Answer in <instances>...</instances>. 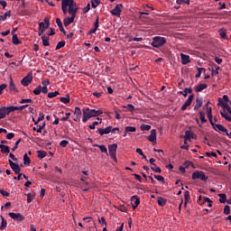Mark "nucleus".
Here are the masks:
<instances>
[{
    "label": "nucleus",
    "mask_w": 231,
    "mask_h": 231,
    "mask_svg": "<svg viewBox=\"0 0 231 231\" xmlns=\"http://www.w3.org/2000/svg\"><path fill=\"white\" fill-rule=\"evenodd\" d=\"M186 140H194L196 138V134L192 133L190 130L185 132Z\"/></svg>",
    "instance_id": "17"
},
{
    "label": "nucleus",
    "mask_w": 231,
    "mask_h": 231,
    "mask_svg": "<svg viewBox=\"0 0 231 231\" xmlns=\"http://www.w3.org/2000/svg\"><path fill=\"white\" fill-rule=\"evenodd\" d=\"M89 10H91V5L89 4H88V5L83 8V14H88V12H89Z\"/></svg>",
    "instance_id": "63"
},
{
    "label": "nucleus",
    "mask_w": 231,
    "mask_h": 231,
    "mask_svg": "<svg viewBox=\"0 0 231 231\" xmlns=\"http://www.w3.org/2000/svg\"><path fill=\"white\" fill-rule=\"evenodd\" d=\"M31 162L32 161L30 160V157H28V153H24V155H23L24 165H30Z\"/></svg>",
    "instance_id": "39"
},
{
    "label": "nucleus",
    "mask_w": 231,
    "mask_h": 231,
    "mask_svg": "<svg viewBox=\"0 0 231 231\" xmlns=\"http://www.w3.org/2000/svg\"><path fill=\"white\" fill-rule=\"evenodd\" d=\"M42 41L43 46H50V37H48L45 34H43L42 36Z\"/></svg>",
    "instance_id": "26"
},
{
    "label": "nucleus",
    "mask_w": 231,
    "mask_h": 231,
    "mask_svg": "<svg viewBox=\"0 0 231 231\" xmlns=\"http://www.w3.org/2000/svg\"><path fill=\"white\" fill-rule=\"evenodd\" d=\"M152 171H154V172H157L158 174H162V168L158 167L156 164H153L151 166Z\"/></svg>",
    "instance_id": "38"
},
{
    "label": "nucleus",
    "mask_w": 231,
    "mask_h": 231,
    "mask_svg": "<svg viewBox=\"0 0 231 231\" xmlns=\"http://www.w3.org/2000/svg\"><path fill=\"white\" fill-rule=\"evenodd\" d=\"M42 86H38L33 91L32 93L34 95H39L42 92Z\"/></svg>",
    "instance_id": "53"
},
{
    "label": "nucleus",
    "mask_w": 231,
    "mask_h": 231,
    "mask_svg": "<svg viewBox=\"0 0 231 231\" xmlns=\"http://www.w3.org/2000/svg\"><path fill=\"white\" fill-rule=\"evenodd\" d=\"M56 24H58V27L60 28L61 33L66 35V30H64V26L62 25V21L60 20V18L56 19Z\"/></svg>",
    "instance_id": "19"
},
{
    "label": "nucleus",
    "mask_w": 231,
    "mask_h": 231,
    "mask_svg": "<svg viewBox=\"0 0 231 231\" xmlns=\"http://www.w3.org/2000/svg\"><path fill=\"white\" fill-rule=\"evenodd\" d=\"M11 219H14V221H16V223H21V221H24V216L21 213H14L11 212L8 214Z\"/></svg>",
    "instance_id": "5"
},
{
    "label": "nucleus",
    "mask_w": 231,
    "mask_h": 231,
    "mask_svg": "<svg viewBox=\"0 0 231 231\" xmlns=\"http://www.w3.org/2000/svg\"><path fill=\"white\" fill-rule=\"evenodd\" d=\"M220 115L222 118H225V120H226V122H231V117L228 116V114H226V111H220Z\"/></svg>",
    "instance_id": "30"
},
{
    "label": "nucleus",
    "mask_w": 231,
    "mask_h": 231,
    "mask_svg": "<svg viewBox=\"0 0 231 231\" xmlns=\"http://www.w3.org/2000/svg\"><path fill=\"white\" fill-rule=\"evenodd\" d=\"M75 17H77V16L70 15V17H69V16L66 17V18L63 20V24H64V26H69V24H71L72 23H74V22H75Z\"/></svg>",
    "instance_id": "13"
},
{
    "label": "nucleus",
    "mask_w": 231,
    "mask_h": 231,
    "mask_svg": "<svg viewBox=\"0 0 231 231\" xmlns=\"http://www.w3.org/2000/svg\"><path fill=\"white\" fill-rule=\"evenodd\" d=\"M15 109L14 111H23V109H26V107H28V105H23L21 106H14Z\"/></svg>",
    "instance_id": "56"
},
{
    "label": "nucleus",
    "mask_w": 231,
    "mask_h": 231,
    "mask_svg": "<svg viewBox=\"0 0 231 231\" xmlns=\"http://www.w3.org/2000/svg\"><path fill=\"white\" fill-rule=\"evenodd\" d=\"M181 64L186 65L190 62V56L181 53L180 54Z\"/></svg>",
    "instance_id": "14"
},
{
    "label": "nucleus",
    "mask_w": 231,
    "mask_h": 231,
    "mask_svg": "<svg viewBox=\"0 0 231 231\" xmlns=\"http://www.w3.org/2000/svg\"><path fill=\"white\" fill-rule=\"evenodd\" d=\"M21 143V139H18L15 143H14V146L12 148V152H15L17 151V147H19V144Z\"/></svg>",
    "instance_id": "52"
},
{
    "label": "nucleus",
    "mask_w": 231,
    "mask_h": 231,
    "mask_svg": "<svg viewBox=\"0 0 231 231\" xmlns=\"http://www.w3.org/2000/svg\"><path fill=\"white\" fill-rule=\"evenodd\" d=\"M125 133H136V127H134V126H125Z\"/></svg>",
    "instance_id": "33"
},
{
    "label": "nucleus",
    "mask_w": 231,
    "mask_h": 231,
    "mask_svg": "<svg viewBox=\"0 0 231 231\" xmlns=\"http://www.w3.org/2000/svg\"><path fill=\"white\" fill-rule=\"evenodd\" d=\"M38 158L39 160H42V158H46L48 156V153L44 151H37Z\"/></svg>",
    "instance_id": "31"
},
{
    "label": "nucleus",
    "mask_w": 231,
    "mask_h": 231,
    "mask_svg": "<svg viewBox=\"0 0 231 231\" xmlns=\"http://www.w3.org/2000/svg\"><path fill=\"white\" fill-rule=\"evenodd\" d=\"M201 71H207V69L205 68H198V73L196 74V79H199V77H201Z\"/></svg>",
    "instance_id": "44"
},
{
    "label": "nucleus",
    "mask_w": 231,
    "mask_h": 231,
    "mask_svg": "<svg viewBox=\"0 0 231 231\" xmlns=\"http://www.w3.org/2000/svg\"><path fill=\"white\" fill-rule=\"evenodd\" d=\"M69 15L77 17V12H79V7L77 6H68Z\"/></svg>",
    "instance_id": "15"
},
{
    "label": "nucleus",
    "mask_w": 231,
    "mask_h": 231,
    "mask_svg": "<svg viewBox=\"0 0 231 231\" xmlns=\"http://www.w3.org/2000/svg\"><path fill=\"white\" fill-rule=\"evenodd\" d=\"M0 217L2 219L0 230H5L6 228V226L8 225V222H6V219H5V217L1 216Z\"/></svg>",
    "instance_id": "28"
},
{
    "label": "nucleus",
    "mask_w": 231,
    "mask_h": 231,
    "mask_svg": "<svg viewBox=\"0 0 231 231\" xmlns=\"http://www.w3.org/2000/svg\"><path fill=\"white\" fill-rule=\"evenodd\" d=\"M89 118H93L92 116H91V112H90L89 108L83 109L82 122H84V124H86V122H88V120H89Z\"/></svg>",
    "instance_id": "11"
},
{
    "label": "nucleus",
    "mask_w": 231,
    "mask_h": 231,
    "mask_svg": "<svg viewBox=\"0 0 231 231\" xmlns=\"http://www.w3.org/2000/svg\"><path fill=\"white\" fill-rule=\"evenodd\" d=\"M219 35L222 39L227 40L228 38L226 37V31L225 29H220L219 30Z\"/></svg>",
    "instance_id": "41"
},
{
    "label": "nucleus",
    "mask_w": 231,
    "mask_h": 231,
    "mask_svg": "<svg viewBox=\"0 0 231 231\" xmlns=\"http://www.w3.org/2000/svg\"><path fill=\"white\" fill-rule=\"evenodd\" d=\"M141 131H151V125H141Z\"/></svg>",
    "instance_id": "46"
},
{
    "label": "nucleus",
    "mask_w": 231,
    "mask_h": 231,
    "mask_svg": "<svg viewBox=\"0 0 231 231\" xmlns=\"http://www.w3.org/2000/svg\"><path fill=\"white\" fill-rule=\"evenodd\" d=\"M224 214H225L226 216H228V214H230V206L226 205V206L224 207Z\"/></svg>",
    "instance_id": "54"
},
{
    "label": "nucleus",
    "mask_w": 231,
    "mask_h": 231,
    "mask_svg": "<svg viewBox=\"0 0 231 231\" xmlns=\"http://www.w3.org/2000/svg\"><path fill=\"white\" fill-rule=\"evenodd\" d=\"M9 89L10 91L19 93V90L17 89V88H15V84H14V79L12 78H10Z\"/></svg>",
    "instance_id": "24"
},
{
    "label": "nucleus",
    "mask_w": 231,
    "mask_h": 231,
    "mask_svg": "<svg viewBox=\"0 0 231 231\" xmlns=\"http://www.w3.org/2000/svg\"><path fill=\"white\" fill-rule=\"evenodd\" d=\"M116 149H118L116 143L108 145V152L113 160H116Z\"/></svg>",
    "instance_id": "6"
},
{
    "label": "nucleus",
    "mask_w": 231,
    "mask_h": 231,
    "mask_svg": "<svg viewBox=\"0 0 231 231\" xmlns=\"http://www.w3.org/2000/svg\"><path fill=\"white\" fill-rule=\"evenodd\" d=\"M192 100H194V94L189 96L187 101L181 106V111H187V107L192 104Z\"/></svg>",
    "instance_id": "10"
},
{
    "label": "nucleus",
    "mask_w": 231,
    "mask_h": 231,
    "mask_svg": "<svg viewBox=\"0 0 231 231\" xmlns=\"http://www.w3.org/2000/svg\"><path fill=\"white\" fill-rule=\"evenodd\" d=\"M211 126L213 127V129L217 131V133H225V134H227L228 129H226L225 126H223V125L212 124Z\"/></svg>",
    "instance_id": "9"
},
{
    "label": "nucleus",
    "mask_w": 231,
    "mask_h": 231,
    "mask_svg": "<svg viewBox=\"0 0 231 231\" xmlns=\"http://www.w3.org/2000/svg\"><path fill=\"white\" fill-rule=\"evenodd\" d=\"M201 106H203V98L202 97H197L196 98V104L194 106V111H198L199 109V107H201Z\"/></svg>",
    "instance_id": "16"
},
{
    "label": "nucleus",
    "mask_w": 231,
    "mask_h": 231,
    "mask_svg": "<svg viewBox=\"0 0 231 231\" xmlns=\"http://www.w3.org/2000/svg\"><path fill=\"white\" fill-rule=\"evenodd\" d=\"M98 5H100V2L98 0L97 1H91V6L92 8H97V6H98Z\"/></svg>",
    "instance_id": "60"
},
{
    "label": "nucleus",
    "mask_w": 231,
    "mask_h": 231,
    "mask_svg": "<svg viewBox=\"0 0 231 231\" xmlns=\"http://www.w3.org/2000/svg\"><path fill=\"white\" fill-rule=\"evenodd\" d=\"M148 140L149 142H152V143L156 142V129H152L151 131L150 135H148Z\"/></svg>",
    "instance_id": "18"
},
{
    "label": "nucleus",
    "mask_w": 231,
    "mask_h": 231,
    "mask_svg": "<svg viewBox=\"0 0 231 231\" xmlns=\"http://www.w3.org/2000/svg\"><path fill=\"white\" fill-rule=\"evenodd\" d=\"M15 111V107L14 106H1L0 107V120H3V118H6L10 113H14Z\"/></svg>",
    "instance_id": "1"
},
{
    "label": "nucleus",
    "mask_w": 231,
    "mask_h": 231,
    "mask_svg": "<svg viewBox=\"0 0 231 231\" xmlns=\"http://www.w3.org/2000/svg\"><path fill=\"white\" fill-rule=\"evenodd\" d=\"M199 118H200L201 124H206L207 118H205V114L203 112H199Z\"/></svg>",
    "instance_id": "49"
},
{
    "label": "nucleus",
    "mask_w": 231,
    "mask_h": 231,
    "mask_svg": "<svg viewBox=\"0 0 231 231\" xmlns=\"http://www.w3.org/2000/svg\"><path fill=\"white\" fill-rule=\"evenodd\" d=\"M59 91L50 92L48 94V98H55V97L59 96Z\"/></svg>",
    "instance_id": "45"
},
{
    "label": "nucleus",
    "mask_w": 231,
    "mask_h": 231,
    "mask_svg": "<svg viewBox=\"0 0 231 231\" xmlns=\"http://www.w3.org/2000/svg\"><path fill=\"white\" fill-rule=\"evenodd\" d=\"M191 179L192 180H201V181H207V180H208V177H207V175H205V172L196 171L192 173Z\"/></svg>",
    "instance_id": "3"
},
{
    "label": "nucleus",
    "mask_w": 231,
    "mask_h": 231,
    "mask_svg": "<svg viewBox=\"0 0 231 231\" xmlns=\"http://www.w3.org/2000/svg\"><path fill=\"white\" fill-rule=\"evenodd\" d=\"M192 93V88H188L184 89L183 97H187L189 94Z\"/></svg>",
    "instance_id": "57"
},
{
    "label": "nucleus",
    "mask_w": 231,
    "mask_h": 231,
    "mask_svg": "<svg viewBox=\"0 0 231 231\" xmlns=\"http://www.w3.org/2000/svg\"><path fill=\"white\" fill-rule=\"evenodd\" d=\"M32 80H33V73L29 72V74L21 80V84L26 88V86H30V84H32Z\"/></svg>",
    "instance_id": "4"
},
{
    "label": "nucleus",
    "mask_w": 231,
    "mask_h": 231,
    "mask_svg": "<svg viewBox=\"0 0 231 231\" xmlns=\"http://www.w3.org/2000/svg\"><path fill=\"white\" fill-rule=\"evenodd\" d=\"M203 203H208V207L211 208L213 202H212V200H211L209 198L204 197Z\"/></svg>",
    "instance_id": "47"
},
{
    "label": "nucleus",
    "mask_w": 231,
    "mask_h": 231,
    "mask_svg": "<svg viewBox=\"0 0 231 231\" xmlns=\"http://www.w3.org/2000/svg\"><path fill=\"white\" fill-rule=\"evenodd\" d=\"M25 196H27V203H32V201H33V197L31 193L25 194Z\"/></svg>",
    "instance_id": "61"
},
{
    "label": "nucleus",
    "mask_w": 231,
    "mask_h": 231,
    "mask_svg": "<svg viewBox=\"0 0 231 231\" xmlns=\"http://www.w3.org/2000/svg\"><path fill=\"white\" fill-rule=\"evenodd\" d=\"M157 202H158L159 207H165V205H167V199H165L162 197H159L157 199Z\"/></svg>",
    "instance_id": "27"
},
{
    "label": "nucleus",
    "mask_w": 231,
    "mask_h": 231,
    "mask_svg": "<svg viewBox=\"0 0 231 231\" xmlns=\"http://www.w3.org/2000/svg\"><path fill=\"white\" fill-rule=\"evenodd\" d=\"M177 5H190V0H177Z\"/></svg>",
    "instance_id": "51"
},
{
    "label": "nucleus",
    "mask_w": 231,
    "mask_h": 231,
    "mask_svg": "<svg viewBox=\"0 0 231 231\" xmlns=\"http://www.w3.org/2000/svg\"><path fill=\"white\" fill-rule=\"evenodd\" d=\"M166 42H167V40L164 37L155 36L152 39V46L153 48H162V46H163Z\"/></svg>",
    "instance_id": "2"
},
{
    "label": "nucleus",
    "mask_w": 231,
    "mask_h": 231,
    "mask_svg": "<svg viewBox=\"0 0 231 231\" xmlns=\"http://www.w3.org/2000/svg\"><path fill=\"white\" fill-rule=\"evenodd\" d=\"M44 23H45V30H48V28H50V19L45 18Z\"/></svg>",
    "instance_id": "64"
},
{
    "label": "nucleus",
    "mask_w": 231,
    "mask_h": 231,
    "mask_svg": "<svg viewBox=\"0 0 231 231\" xmlns=\"http://www.w3.org/2000/svg\"><path fill=\"white\" fill-rule=\"evenodd\" d=\"M131 203L134 210H136V208H138V205H140V198H138L136 195L133 196L131 198Z\"/></svg>",
    "instance_id": "12"
},
{
    "label": "nucleus",
    "mask_w": 231,
    "mask_h": 231,
    "mask_svg": "<svg viewBox=\"0 0 231 231\" xmlns=\"http://www.w3.org/2000/svg\"><path fill=\"white\" fill-rule=\"evenodd\" d=\"M62 2L67 3V6H77L75 0H62Z\"/></svg>",
    "instance_id": "37"
},
{
    "label": "nucleus",
    "mask_w": 231,
    "mask_h": 231,
    "mask_svg": "<svg viewBox=\"0 0 231 231\" xmlns=\"http://www.w3.org/2000/svg\"><path fill=\"white\" fill-rule=\"evenodd\" d=\"M21 42H21V40H19V37L17 36V34H14L13 35V44L17 45V44H21Z\"/></svg>",
    "instance_id": "35"
},
{
    "label": "nucleus",
    "mask_w": 231,
    "mask_h": 231,
    "mask_svg": "<svg viewBox=\"0 0 231 231\" xmlns=\"http://www.w3.org/2000/svg\"><path fill=\"white\" fill-rule=\"evenodd\" d=\"M65 46H66V42L65 41H60L56 45V51L60 50V48H64Z\"/></svg>",
    "instance_id": "42"
},
{
    "label": "nucleus",
    "mask_w": 231,
    "mask_h": 231,
    "mask_svg": "<svg viewBox=\"0 0 231 231\" xmlns=\"http://www.w3.org/2000/svg\"><path fill=\"white\" fill-rule=\"evenodd\" d=\"M0 194L4 196L5 198H8L10 196V193L8 191H5V189H0Z\"/></svg>",
    "instance_id": "59"
},
{
    "label": "nucleus",
    "mask_w": 231,
    "mask_h": 231,
    "mask_svg": "<svg viewBox=\"0 0 231 231\" xmlns=\"http://www.w3.org/2000/svg\"><path fill=\"white\" fill-rule=\"evenodd\" d=\"M183 165H184V168L186 169H189V167H192V169H196V167H194V163L190 161L184 162Z\"/></svg>",
    "instance_id": "34"
},
{
    "label": "nucleus",
    "mask_w": 231,
    "mask_h": 231,
    "mask_svg": "<svg viewBox=\"0 0 231 231\" xmlns=\"http://www.w3.org/2000/svg\"><path fill=\"white\" fill-rule=\"evenodd\" d=\"M33 103V100L30 99V98H27V99H22L20 101V104H32Z\"/></svg>",
    "instance_id": "55"
},
{
    "label": "nucleus",
    "mask_w": 231,
    "mask_h": 231,
    "mask_svg": "<svg viewBox=\"0 0 231 231\" xmlns=\"http://www.w3.org/2000/svg\"><path fill=\"white\" fill-rule=\"evenodd\" d=\"M125 107H126V109H128V111H130V113H133V111H134V106H133V104H128Z\"/></svg>",
    "instance_id": "58"
},
{
    "label": "nucleus",
    "mask_w": 231,
    "mask_h": 231,
    "mask_svg": "<svg viewBox=\"0 0 231 231\" xmlns=\"http://www.w3.org/2000/svg\"><path fill=\"white\" fill-rule=\"evenodd\" d=\"M219 69H220L219 66H216V70L214 69H212L211 75L213 77L216 76V75H219Z\"/></svg>",
    "instance_id": "48"
},
{
    "label": "nucleus",
    "mask_w": 231,
    "mask_h": 231,
    "mask_svg": "<svg viewBox=\"0 0 231 231\" xmlns=\"http://www.w3.org/2000/svg\"><path fill=\"white\" fill-rule=\"evenodd\" d=\"M9 165L12 169V171H14V174H19L21 173V166H19V164L14 162L12 160H8Z\"/></svg>",
    "instance_id": "8"
},
{
    "label": "nucleus",
    "mask_w": 231,
    "mask_h": 231,
    "mask_svg": "<svg viewBox=\"0 0 231 231\" xmlns=\"http://www.w3.org/2000/svg\"><path fill=\"white\" fill-rule=\"evenodd\" d=\"M218 197H220L219 201L221 203H226V194L220 193V194H218Z\"/></svg>",
    "instance_id": "40"
},
{
    "label": "nucleus",
    "mask_w": 231,
    "mask_h": 231,
    "mask_svg": "<svg viewBox=\"0 0 231 231\" xmlns=\"http://www.w3.org/2000/svg\"><path fill=\"white\" fill-rule=\"evenodd\" d=\"M1 153L2 154H8L10 153V146L0 144Z\"/></svg>",
    "instance_id": "20"
},
{
    "label": "nucleus",
    "mask_w": 231,
    "mask_h": 231,
    "mask_svg": "<svg viewBox=\"0 0 231 231\" xmlns=\"http://www.w3.org/2000/svg\"><path fill=\"white\" fill-rule=\"evenodd\" d=\"M74 115H76L77 120H80V117L82 116V110H80V107L79 106L75 107Z\"/></svg>",
    "instance_id": "25"
},
{
    "label": "nucleus",
    "mask_w": 231,
    "mask_h": 231,
    "mask_svg": "<svg viewBox=\"0 0 231 231\" xmlns=\"http://www.w3.org/2000/svg\"><path fill=\"white\" fill-rule=\"evenodd\" d=\"M69 95H67L66 97H61L60 98V102H62V104H69Z\"/></svg>",
    "instance_id": "36"
},
{
    "label": "nucleus",
    "mask_w": 231,
    "mask_h": 231,
    "mask_svg": "<svg viewBox=\"0 0 231 231\" xmlns=\"http://www.w3.org/2000/svg\"><path fill=\"white\" fill-rule=\"evenodd\" d=\"M61 10H62L64 15H67L69 14L68 2L61 1Z\"/></svg>",
    "instance_id": "23"
},
{
    "label": "nucleus",
    "mask_w": 231,
    "mask_h": 231,
    "mask_svg": "<svg viewBox=\"0 0 231 231\" xmlns=\"http://www.w3.org/2000/svg\"><path fill=\"white\" fill-rule=\"evenodd\" d=\"M189 199H190V192L185 191L184 192V207H187V203H189Z\"/></svg>",
    "instance_id": "29"
},
{
    "label": "nucleus",
    "mask_w": 231,
    "mask_h": 231,
    "mask_svg": "<svg viewBox=\"0 0 231 231\" xmlns=\"http://www.w3.org/2000/svg\"><path fill=\"white\" fill-rule=\"evenodd\" d=\"M44 127H46V123H43L42 125H38V128L36 129L35 127H33V131H37L38 133H42V129H44Z\"/></svg>",
    "instance_id": "43"
},
{
    "label": "nucleus",
    "mask_w": 231,
    "mask_h": 231,
    "mask_svg": "<svg viewBox=\"0 0 231 231\" xmlns=\"http://www.w3.org/2000/svg\"><path fill=\"white\" fill-rule=\"evenodd\" d=\"M68 143H69V142L66 141V140H62L60 143V147H68Z\"/></svg>",
    "instance_id": "62"
},
{
    "label": "nucleus",
    "mask_w": 231,
    "mask_h": 231,
    "mask_svg": "<svg viewBox=\"0 0 231 231\" xmlns=\"http://www.w3.org/2000/svg\"><path fill=\"white\" fill-rule=\"evenodd\" d=\"M89 111L92 118L95 116H100V115L104 113L102 110L89 109Z\"/></svg>",
    "instance_id": "22"
},
{
    "label": "nucleus",
    "mask_w": 231,
    "mask_h": 231,
    "mask_svg": "<svg viewBox=\"0 0 231 231\" xmlns=\"http://www.w3.org/2000/svg\"><path fill=\"white\" fill-rule=\"evenodd\" d=\"M207 88H208V85L203 83V84H199L196 87L195 91L197 93H201V91H203V89H207Z\"/></svg>",
    "instance_id": "21"
},
{
    "label": "nucleus",
    "mask_w": 231,
    "mask_h": 231,
    "mask_svg": "<svg viewBox=\"0 0 231 231\" xmlns=\"http://www.w3.org/2000/svg\"><path fill=\"white\" fill-rule=\"evenodd\" d=\"M94 147H98L101 152H105L106 154H107V148L106 147V145L95 144Z\"/></svg>",
    "instance_id": "32"
},
{
    "label": "nucleus",
    "mask_w": 231,
    "mask_h": 231,
    "mask_svg": "<svg viewBox=\"0 0 231 231\" xmlns=\"http://www.w3.org/2000/svg\"><path fill=\"white\" fill-rule=\"evenodd\" d=\"M154 178L158 181H162V183H165V178H163V176H162V175H154Z\"/></svg>",
    "instance_id": "50"
},
{
    "label": "nucleus",
    "mask_w": 231,
    "mask_h": 231,
    "mask_svg": "<svg viewBox=\"0 0 231 231\" xmlns=\"http://www.w3.org/2000/svg\"><path fill=\"white\" fill-rule=\"evenodd\" d=\"M122 8H124V5L122 4H117L116 7L110 11V14H112V15H116V17H120Z\"/></svg>",
    "instance_id": "7"
}]
</instances>
